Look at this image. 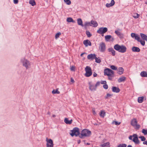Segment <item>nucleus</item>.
I'll return each instance as SVG.
<instances>
[{"label":"nucleus","mask_w":147,"mask_h":147,"mask_svg":"<svg viewBox=\"0 0 147 147\" xmlns=\"http://www.w3.org/2000/svg\"><path fill=\"white\" fill-rule=\"evenodd\" d=\"M137 34L135 33H132L131 34V36L132 38H134Z\"/></svg>","instance_id":"47"},{"label":"nucleus","mask_w":147,"mask_h":147,"mask_svg":"<svg viewBox=\"0 0 147 147\" xmlns=\"http://www.w3.org/2000/svg\"><path fill=\"white\" fill-rule=\"evenodd\" d=\"M75 67L74 66H72L71 67V70L72 71H75Z\"/></svg>","instance_id":"53"},{"label":"nucleus","mask_w":147,"mask_h":147,"mask_svg":"<svg viewBox=\"0 0 147 147\" xmlns=\"http://www.w3.org/2000/svg\"><path fill=\"white\" fill-rule=\"evenodd\" d=\"M106 49V45L104 42H102L100 45V50L101 52H104Z\"/></svg>","instance_id":"11"},{"label":"nucleus","mask_w":147,"mask_h":147,"mask_svg":"<svg viewBox=\"0 0 147 147\" xmlns=\"http://www.w3.org/2000/svg\"><path fill=\"white\" fill-rule=\"evenodd\" d=\"M108 51L109 52H111V55L113 56H114L115 55V51L113 49L112 47L109 48L107 49Z\"/></svg>","instance_id":"17"},{"label":"nucleus","mask_w":147,"mask_h":147,"mask_svg":"<svg viewBox=\"0 0 147 147\" xmlns=\"http://www.w3.org/2000/svg\"><path fill=\"white\" fill-rule=\"evenodd\" d=\"M89 88L91 91H95L96 89V87L94 85L91 84V82L89 83Z\"/></svg>","instance_id":"16"},{"label":"nucleus","mask_w":147,"mask_h":147,"mask_svg":"<svg viewBox=\"0 0 147 147\" xmlns=\"http://www.w3.org/2000/svg\"><path fill=\"white\" fill-rule=\"evenodd\" d=\"M119 30H120L119 29L115 30V33L121 39L123 38L124 35L122 32H120Z\"/></svg>","instance_id":"12"},{"label":"nucleus","mask_w":147,"mask_h":147,"mask_svg":"<svg viewBox=\"0 0 147 147\" xmlns=\"http://www.w3.org/2000/svg\"><path fill=\"white\" fill-rule=\"evenodd\" d=\"M55 116H56V115H53V117H55Z\"/></svg>","instance_id":"63"},{"label":"nucleus","mask_w":147,"mask_h":147,"mask_svg":"<svg viewBox=\"0 0 147 147\" xmlns=\"http://www.w3.org/2000/svg\"><path fill=\"white\" fill-rule=\"evenodd\" d=\"M86 34L87 36L88 37H90L92 36V34L88 30L86 31Z\"/></svg>","instance_id":"36"},{"label":"nucleus","mask_w":147,"mask_h":147,"mask_svg":"<svg viewBox=\"0 0 147 147\" xmlns=\"http://www.w3.org/2000/svg\"><path fill=\"white\" fill-rule=\"evenodd\" d=\"M129 139L132 141L136 144H139L140 141L138 139L137 135L136 134H134L132 135H130L129 137Z\"/></svg>","instance_id":"4"},{"label":"nucleus","mask_w":147,"mask_h":147,"mask_svg":"<svg viewBox=\"0 0 147 147\" xmlns=\"http://www.w3.org/2000/svg\"><path fill=\"white\" fill-rule=\"evenodd\" d=\"M13 2L15 4H17L18 3V0H13Z\"/></svg>","instance_id":"55"},{"label":"nucleus","mask_w":147,"mask_h":147,"mask_svg":"<svg viewBox=\"0 0 147 147\" xmlns=\"http://www.w3.org/2000/svg\"><path fill=\"white\" fill-rule=\"evenodd\" d=\"M110 143L109 142H107V143H104L103 144L101 145L102 147H109Z\"/></svg>","instance_id":"27"},{"label":"nucleus","mask_w":147,"mask_h":147,"mask_svg":"<svg viewBox=\"0 0 147 147\" xmlns=\"http://www.w3.org/2000/svg\"><path fill=\"white\" fill-rule=\"evenodd\" d=\"M107 96H108V97H110V96H112V94H110L109 93L107 94Z\"/></svg>","instance_id":"58"},{"label":"nucleus","mask_w":147,"mask_h":147,"mask_svg":"<svg viewBox=\"0 0 147 147\" xmlns=\"http://www.w3.org/2000/svg\"><path fill=\"white\" fill-rule=\"evenodd\" d=\"M127 147H133L131 145H129L127 146Z\"/></svg>","instance_id":"61"},{"label":"nucleus","mask_w":147,"mask_h":147,"mask_svg":"<svg viewBox=\"0 0 147 147\" xmlns=\"http://www.w3.org/2000/svg\"><path fill=\"white\" fill-rule=\"evenodd\" d=\"M104 74L105 76H111L112 75H113L114 72L111 69L107 68L104 70Z\"/></svg>","instance_id":"7"},{"label":"nucleus","mask_w":147,"mask_h":147,"mask_svg":"<svg viewBox=\"0 0 147 147\" xmlns=\"http://www.w3.org/2000/svg\"><path fill=\"white\" fill-rule=\"evenodd\" d=\"M46 141L47 142V147H53V143L52 140L51 139H48L46 138Z\"/></svg>","instance_id":"10"},{"label":"nucleus","mask_w":147,"mask_h":147,"mask_svg":"<svg viewBox=\"0 0 147 147\" xmlns=\"http://www.w3.org/2000/svg\"><path fill=\"white\" fill-rule=\"evenodd\" d=\"M140 75L142 77H147V72L146 71H142L141 72Z\"/></svg>","instance_id":"26"},{"label":"nucleus","mask_w":147,"mask_h":147,"mask_svg":"<svg viewBox=\"0 0 147 147\" xmlns=\"http://www.w3.org/2000/svg\"><path fill=\"white\" fill-rule=\"evenodd\" d=\"M142 132L145 135H147V129H143L142 130Z\"/></svg>","instance_id":"41"},{"label":"nucleus","mask_w":147,"mask_h":147,"mask_svg":"<svg viewBox=\"0 0 147 147\" xmlns=\"http://www.w3.org/2000/svg\"><path fill=\"white\" fill-rule=\"evenodd\" d=\"M103 88L105 89H107L108 88V85L106 84H104L103 85Z\"/></svg>","instance_id":"48"},{"label":"nucleus","mask_w":147,"mask_h":147,"mask_svg":"<svg viewBox=\"0 0 147 147\" xmlns=\"http://www.w3.org/2000/svg\"><path fill=\"white\" fill-rule=\"evenodd\" d=\"M121 122H118L117 121H114L112 122L113 124H115L117 125H120Z\"/></svg>","instance_id":"44"},{"label":"nucleus","mask_w":147,"mask_h":147,"mask_svg":"<svg viewBox=\"0 0 147 147\" xmlns=\"http://www.w3.org/2000/svg\"><path fill=\"white\" fill-rule=\"evenodd\" d=\"M80 142H81V140H79L78 141V144H80Z\"/></svg>","instance_id":"60"},{"label":"nucleus","mask_w":147,"mask_h":147,"mask_svg":"<svg viewBox=\"0 0 147 147\" xmlns=\"http://www.w3.org/2000/svg\"><path fill=\"white\" fill-rule=\"evenodd\" d=\"M86 145H89L90 144L88 143H87L86 144Z\"/></svg>","instance_id":"64"},{"label":"nucleus","mask_w":147,"mask_h":147,"mask_svg":"<svg viewBox=\"0 0 147 147\" xmlns=\"http://www.w3.org/2000/svg\"><path fill=\"white\" fill-rule=\"evenodd\" d=\"M20 62L23 66L25 67L26 69H28L30 66V61L25 58H22L20 60Z\"/></svg>","instance_id":"2"},{"label":"nucleus","mask_w":147,"mask_h":147,"mask_svg":"<svg viewBox=\"0 0 147 147\" xmlns=\"http://www.w3.org/2000/svg\"><path fill=\"white\" fill-rule=\"evenodd\" d=\"M114 49L119 52L122 53H125L127 50V48L125 46L123 45H119L118 44H116L114 46Z\"/></svg>","instance_id":"1"},{"label":"nucleus","mask_w":147,"mask_h":147,"mask_svg":"<svg viewBox=\"0 0 147 147\" xmlns=\"http://www.w3.org/2000/svg\"><path fill=\"white\" fill-rule=\"evenodd\" d=\"M86 53H85V52H84V53H81V55H80V56H81V57H82V56H83V55L84 54H86Z\"/></svg>","instance_id":"59"},{"label":"nucleus","mask_w":147,"mask_h":147,"mask_svg":"<svg viewBox=\"0 0 147 147\" xmlns=\"http://www.w3.org/2000/svg\"><path fill=\"white\" fill-rule=\"evenodd\" d=\"M99 115L101 117L103 118L105 115V113L104 111H102L100 112Z\"/></svg>","instance_id":"32"},{"label":"nucleus","mask_w":147,"mask_h":147,"mask_svg":"<svg viewBox=\"0 0 147 147\" xmlns=\"http://www.w3.org/2000/svg\"><path fill=\"white\" fill-rule=\"evenodd\" d=\"M144 97L143 96H142L139 97L138 98V101L139 103H142Z\"/></svg>","instance_id":"30"},{"label":"nucleus","mask_w":147,"mask_h":147,"mask_svg":"<svg viewBox=\"0 0 147 147\" xmlns=\"http://www.w3.org/2000/svg\"><path fill=\"white\" fill-rule=\"evenodd\" d=\"M126 78L124 76H122L118 80V81L119 83L124 82Z\"/></svg>","instance_id":"23"},{"label":"nucleus","mask_w":147,"mask_h":147,"mask_svg":"<svg viewBox=\"0 0 147 147\" xmlns=\"http://www.w3.org/2000/svg\"><path fill=\"white\" fill-rule=\"evenodd\" d=\"M143 144H146L147 145V140L146 141H144V142H143Z\"/></svg>","instance_id":"56"},{"label":"nucleus","mask_w":147,"mask_h":147,"mask_svg":"<svg viewBox=\"0 0 147 147\" xmlns=\"http://www.w3.org/2000/svg\"><path fill=\"white\" fill-rule=\"evenodd\" d=\"M135 39L139 42L140 40V37H139L137 34L134 38Z\"/></svg>","instance_id":"45"},{"label":"nucleus","mask_w":147,"mask_h":147,"mask_svg":"<svg viewBox=\"0 0 147 147\" xmlns=\"http://www.w3.org/2000/svg\"><path fill=\"white\" fill-rule=\"evenodd\" d=\"M139 42H140L141 44L142 45V46H144L145 45V42L144 40H140Z\"/></svg>","instance_id":"46"},{"label":"nucleus","mask_w":147,"mask_h":147,"mask_svg":"<svg viewBox=\"0 0 147 147\" xmlns=\"http://www.w3.org/2000/svg\"><path fill=\"white\" fill-rule=\"evenodd\" d=\"M83 44L85 45L86 47L88 46H91L92 45L91 43L88 40H86L83 41Z\"/></svg>","instance_id":"14"},{"label":"nucleus","mask_w":147,"mask_h":147,"mask_svg":"<svg viewBox=\"0 0 147 147\" xmlns=\"http://www.w3.org/2000/svg\"><path fill=\"white\" fill-rule=\"evenodd\" d=\"M77 23L79 25L81 26H83L84 25L82 24V21L81 18H78L77 19Z\"/></svg>","instance_id":"25"},{"label":"nucleus","mask_w":147,"mask_h":147,"mask_svg":"<svg viewBox=\"0 0 147 147\" xmlns=\"http://www.w3.org/2000/svg\"><path fill=\"white\" fill-rule=\"evenodd\" d=\"M64 121L66 124H71L72 123V120H69L67 118H65L64 119Z\"/></svg>","instance_id":"21"},{"label":"nucleus","mask_w":147,"mask_h":147,"mask_svg":"<svg viewBox=\"0 0 147 147\" xmlns=\"http://www.w3.org/2000/svg\"><path fill=\"white\" fill-rule=\"evenodd\" d=\"M100 83L101 84H107V82L105 80V81H102V80H101V81H100Z\"/></svg>","instance_id":"49"},{"label":"nucleus","mask_w":147,"mask_h":147,"mask_svg":"<svg viewBox=\"0 0 147 147\" xmlns=\"http://www.w3.org/2000/svg\"><path fill=\"white\" fill-rule=\"evenodd\" d=\"M100 82L99 81L97 82L95 85V86L96 88L97 86H99L100 84Z\"/></svg>","instance_id":"50"},{"label":"nucleus","mask_w":147,"mask_h":147,"mask_svg":"<svg viewBox=\"0 0 147 147\" xmlns=\"http://www.w3.org/2000/svg\"><path fill=\"white\" fill-rule=\"evenodd\" d=\"M67 21L68 22H72L73 23H75V21L71 17L67 18Z\"/></svg>","instance_id":"29"},{"label":"nucleus","mask_w":147,"mask_h":147,"mask_svg":"<svg viewBox=\"0 0 147 147\" xmlns=\"http://www.w3.org/2000/svg\"><path fill=\"white\" fill-rule=\"evenodd\" d=\"M91 131L88 129H85L81 132V134L79 135V137L83 138L84 137H89L91 134Z\"/></svg>","instance_id":"3"},{"label":"nucleus","mask_w":147,"mask_h":147,"mask_svg":"<svg viewBox=\"0 0 147 147\" xmlns=\"http://www.w3.org/2000/svg\"><path fill=\"white\" fill-rule=\"evenodd\" d=\"M96 56V55L95 54H91L88 55L87 58L88 59L92 60L94 59H95Z\"/></svg>","instance_id":"15"},{"label":"nucleus","mask_w":147,"mask_h":147,"mask_svg":"<svg viewBox=\"0 0 147 147\" xmlns=\"http://www.w3.org/2000/svg\"><path fill=\"white\" fill-rule=\"evenodd\" d=\"M29 3L31 4L32 6L36 5V3L34 0H30L29 1Z\"/></svg>","instance_id":"33"},{"label":"nucleus","mask_w":147,"mask_h":147,"mask_svg":"<svg viewBox=\"0 0 147 147\" xmlns=\"http://www.w3.org/2000/svg\"><path fill=\"white\" fill-rule=\"evenodd\" d=\"M138 122L136 119H134L131 121V124L132 126L134 127H135V128L137 129H138L140 127V125H138Z\"/></svg>","instance_id":"8"},{"label":"nucleus","mask_w":147,"mask_h":147,"mask_svg":"<svg viewBox=\"0 0 147 147\" xmlns=\"http://www.w3.org/2000/svg\"><path fill=\"white\" fill-rule=\"evenodd\" d=\"M95 59V62L97 63H100L101 62V61L100 59L97 58L96 56V57Z\"/></svg>","instance_id":"40"},{"label":"nucleus","mask_w":147,"mask_h":147,"mask_svg":"<svg viewBox=\"0 0 147 147\" xmlns=\"http://www.w3.org/2000/svg\"><path fill=\"white\" fill-rule=\"evenodd\" d=\"M91 24L93 25V26L96 27L98 26V24L96 21L91 20Z\"/></svg>","instance_id":"28"},{"label":"nucleus","mask_w":147,"mask_h":147,"mask_svg":"<svg viewBox=\"0 0 147 147\" xmlns=\"http://www.w3.org/2000/svg\"><path fill=\"white\" fill-rule=\"evenodd\" d=\"M86 73L85 76L86 77H89L92 74V72L91 68L89 66H87L85 68Z\"/></svg>","instance_id":"6"},{"label":"nucleus","mask_w":147,"mask_h":147,"mask_svg":"<svg viewBox=\"0 0 147 147\" xmlns=\"http://www.w3.org/2000/svg\"><path fill=\"white\" fill-rule=\"evenodd\" d=\"M61 34L60 32H59L57 33L55 36V38L56 39H57L59 37V36L61 35Z\"/></svg>","instance_id":"43"},{"label":"nucleus","mask_w":147,"mask_h":147,"mask_svg":"<svg viewBox=\"0 0 147 147\" xmlns=\"http://www.w3.org/2000/svg\"><path fill=\"white\" fill-rule=\"evenodd\" d=\"M52 93L53 94H59L60 92L57 90H53L52 92Z\"/></svg>","instance_id":"34"},{"label":"nucleus","mask_w":147,"mask_h":147,"mask_svg":"<svg viewBox=\"0 0 147 147\" xmlns=\"http://www.w3.org/2000/svg\"><path fill=\"white\" fill-rule=\"evenodd\" d=\"M91 21L90 22H86L85 23L84 26L86 28L88 26H91Z\"/></svg>","instance_id":"31"},{"label":"nucleus","mask_w":147,"mask_h":147,"mask_svg":"<svg viewBox=\"0 0 147 147\" xmlns=\"http://www.w3.org/2000/svg\"><path fill=\"white\" fill-rule=\"evenodd\" d=\"M93 76L94 77H96L97 76V74L95 72L93 73Z\"/></svg>","instance_id":"54"},{"label":"nucleus","mask_w":147,"mask_h":147,"mask_svg":"<svg viewBox=\"0 0 147 147\" xmlns=\"http://www.w3.org/2000/svg\"><path fill=\"white\" fill-rule=\"evenodd\" d=\"M92 112L93 115H96V113L95 111V109L94 108L92 110Z\"/></svg>","instance_id":"51"},{"label":"nucleus","mask_w":147,"mask_h":147,"mask_svg":"<svg viewBox=\"0 0 147 147\" xmlns=\"http://www.w3.org/2000/svg\"><path fill=\"white\" fill-rule=\"evenodd\" d=\"M140 35L142 39L147 41V36L146 35L142 33H141Z\"/></svg>","instance_id":"24"},{"label":"nucleus","mask_w":147,"mask_h":147,"mask_svg":"<svg viewBox=\"0 0 147 147\" xmlns=\"http://www.w3.org/2000/svg\"><path fill=\"white\" fill-rule=\"evenodd\" d=\"M117 70L118 71V73L119 74L121 75L123 73L124 69L122 67H119Z\"/></svg>","instance_id":"22"},{"label":"nucleus","mask_w":147,"mask_h":147,"mask_svg":"<svg viewBox=\"0 0 147 147\" xmlns=\"http://www.w3.org/2000/svg\"><path fill=\"white\" fill-rule=\"evenodd\" d=\"M64 1L68 5H69L71 4V2L70 0H64Z\"/></svg>","instance_id":"42"},{"label":"nucleus","mask_w":147,"mask_h":147,"mask_svg":"<svg viewBox=\"0 0 147 147\" xmlns=\"http://www.w3.org/2000/svg\"><path fill=\"white\" fill-rule=\"evenodd\" d=\"M105 40L107 41H109L110 39H111V41H113L115 39L114 38L110 35L105 36Z\"/></svg>","instance_id":"13"},{"label":"nucleus","mask_w":147,"mask_h":147,"mask_svg":"<svg viewBox=\"0 0 147 147\" xmlns=\"http://www.w3.org/2000/svg\"><path fill=\"white\" fill-rule=\"evenodd\" d=\"M133 17L135 19L138 18L140 16V15L137 13H135L133 15Z\"/></svg>","instance_id":"37"},{"label":"nucleus","mask_w":147,"mask_h":147,"mask_svg":"<svg viewBox=\"0 0 147 147\" xmlns=\"http://www.w3.org/2000/svg\"><path fill=\"white\" fill-rule=\"evenodd\" d=\"M108 76V79L109 80H112V77H114V76L113 75H112L111 76Z\"/></svg>","instance_id":"52"},{"label":"nucleus","mask_w":147,"mask_h":147,"mask_svg":"<svg viewBox=\"0 0 147 147\" xmlns=\"http://www.w3.org/2000/svg\"><path fill=\"white\" fill-rule=\"evenodd\" d=\"M131 50L134 52H139L140 51V49L139 47H133L132 48Z\"/></svg>","instance_id":"20"},{"label":"nucleus","mask_w":147,"mask_h":147,"mask_svg":"<svg viewBox=\"0 0 147 147\" xmlns=\"http://www.w3.org/2000/svg\"><path fill=\"white\" fill-rule=\"evenodd\" d=\"M71 82L74 83V81L72 78H71Z\"/></svg>","instance_id":"57"},{"label":"nucleus","mask_w":147,"mask_h":147,"mask_svg":"<svg viewBox=\"0 0 147 147\" xmlns=\"http://www.w3.org/2000/svg\"><path fill=\"white\" fill-rule=\"evenodd\" d=\"M139 138H140L141 141L144 142L146 140V138L143 136H140L139 137Z\"/></svg>","instance_id":"35"},{"label":"nucleus","mask_w":147,"mask_h":147,"mask_svg":"<svg viewBox=\"0 0 147 147\" xmlns=\"http://www.w3.org/2000/svg\"><path fill=\"white\" fill-rule=\"evenodd\" d=\"M112 91L114 92L118 93L120 91L119 88L115 86L112 87Z\"/></svg>","instance_id":"19"},{"label":"nucleus","mask_w":147,"mask_h":147,"mask_svg":"<svg viewBox=\"0 0 147 147\" xmlns=\"http://www.w3.org/2000/svg\"><path fill=\"white\" fill-rule=\"evenodd\" d=\"M107 31L108 29L107 28L102 27L100 28L97 32V33L102 34V36H103V34Z\"/></svg>","instance_id":"9"},{"label":"nucleus","mask_w":147,"mask_h":147,"mask_svg":"<svg viewBox=\"0 0 147 147\" xmlns=\"http://www.w3.org/2000/svg\"><path fill=\"white\" fill-rule=\"evenodd\" d=\"M127 145L125 144H120L117 147H126Z\"/></svg>","instance_id":"38"},{"label":"nucleus","mask_w":147,"mask_h":147,"mask_svg":"<svg viewBox=\"0 0 147 147\" xmlns=\"http://www.w3.org/2000/svg\"><path fill=\"white\" fill-rule=\"evenodd\" d=\"M115 2L114 0H111V3H107L106 4V6L107 7H112L115 4Z\"/></svg>","instance_id":"18"},{"label":"nucleus","mask_w":147,"mask_h":147,"mask_svg":"<svg viewBox=\"0 0 147 147\" xmlns=\"http://www.w3.org/2000/svg\"><path fill=\"white\" fill-rule=\"evenodd\" d=\"M110 67L111 69L113 70H117V67L114 65H111Z\"/></svg>","instance_id":"39"},{"label":"nucleus","mask_w":147,"mask_h":147,"mask_svg":"<svg viewBox=\"0 0 147 147\" xmlns=\"http://www.w3.org/2000/svg\"><path fill=\"white\" fill-rule=\"evenodd\" d=\"M108 96H107H107L105 97V98L107 99V98H108Z\"/></svg>","instance_id":"62"},{"label":"nucleus","mask_w":147,"mask_h":147,"mask_svg":"<svg viewBox=\"0 0 147 147\" xmlns=\"http://www.w3.org/2000/svg\"><path fill=\"white\" fill-rule=\"evenodd\" d=\"M71 133H70V134L71 136L73 137L75 136H79V137L80 133L78 128L77 127H74L72 130H71Z\"/></svg>","instance_id":"5"}]
</instances>
